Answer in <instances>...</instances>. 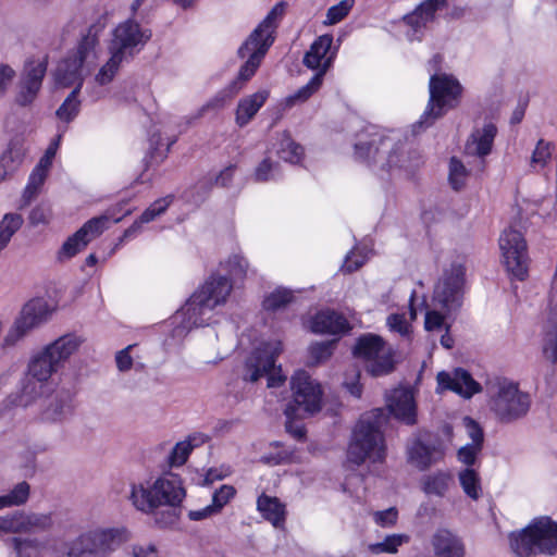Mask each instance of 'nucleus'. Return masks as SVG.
Segmentation results:
<instances>
[{"label": "nucleus", "instance_id": "f257e3e1", "mask_svg": "<svg viewBox=\"0 0 557 557\" xmlns=\"http://www.w3.org/2000/svg\"><path fill=\"white\" fill-rule=\"evenodd\" d=\"M355 157L382 180L409 177L422 163L418 153H405L403 146L374 125L367 126L358 134Z\"/></svg>", "mask_w": 557, "mask_h": 557}, {"label": "nucleus", "instance_id": "f03ea898", "mask_svg": "<svg viewBox=\"0 0 557 557\" xmlns=\"http://www.w3.org/2000/svg\"><path fill=\"white\" fill-rule=\"evenodd\" d=\"M232 283L222 275L211 276L174 315V333L182 336L194 327L215 322L216 309L226 302Z\"/></svg>", "mask_w": 557, "mask_h": 557}, {"label": "nucleus", "instance_id": "7ed1b4c3", "mask_svg": "<svg viewBox=\"0 0 557 557\" xmlns=\"http://www.w3.org/2000/svg\"><path fill=\"white\" fill-rule=\"evenodd\" d=\"M465 268L460 262H453L444 269L435 284L432 309L425 311L424 327L428 332L449 331V318L461 305Z\"/></svg>", "mask_w": 557, "mask_h": 557}, {"label": "nucleus", "instance_id": "20e7f679", "mask_svg": "<svg viewBox=\"0 0 557 557\" xmlns=\"http://www.w3.org/2000/svg\"><path fill=\"white\" fill-rule=\"evenodd\" d=\"M186 497L182 478L171 471L151 483H133L128 499L143 513H153L160 507L177 509Z\"/></svg>", "mask_w": 557, "mask_h": 557}, {"label": "nucleus", "instance_id": "39448f33", "mask_svg": "<svg viewBox=\"0 0 557 557\" xmlns=\"http://www.w3.org/2000/svg\"><path fill=\"white\" fill-rule=\"evenodd\" d=\"M385 413L375 408L362 414L357 422L347 449V461L359 466L366 460L372 463L383 462L386 457V446L382 433Z\"/></svg>", "mask_w": 557, "mask_h": 557}, {"label": "nucleus", "instance_id": "423d86ee", "mask_svg": "<svg viewBox=\"0 0 557 557\" xmlns=\"http://www.w3.org/2000/svg\"><path fill=\"white\" fill-rule=\"evenodd\" d=\"M104 23L90 26L75 50L62 59L53 73L55 84L61 87L75 86L81 90L84 77L90 73L98 60L99 35Z\"/></svg>", "mask_w": 557, "mask_h": 557}, {"label": "nucleus", "instance_id": "0eeeda50", "mask_svg": "<svg viewBox=\"0 0 557 557\" xmlns=\"http://www.w3.org/2000/svg\"><path fill=\"white\" fill-rule=\"evenodd\" d=\"M150 37V30L141 27L133 20L120 23L113 30V37L109 46L110 58L95 75V83L100 86L111 83L121 63L140 51Z\"/></svg>", "mask_w": 557, "mask_h": 557}, {"label": "nucleus", "instance_id": "6e6552de", "mask_svg": "<svg viewBox=\"0 0 557 557\" xmlns=\"http://www.w3.org/2000/svg\"><path fill=\"white\" fill-rule=\"evenodd\" d=\"M284 10L283 3L274 5L264 20L239 47L238 55L242 59H246L238 73V79L243 83L249 81L255 75L262 59L272 46L274 32L284 14Z\"/></svg>", "mask_w": 557, "mask_h": 557}, {"label": "nucleus", "instance_id": "1a4fd4ad", "mask_svg": "<svg viewBox=\"0 0 557 557\" xmlns=\"http://www.w3.org/2000/svg\"><path fill=\"white\" fill-rule=\"evenodd\" d=\"M509 545L519 557L552 556L557 553V522L549 517L534 518L525 528L510 532Z\"/></svg>", "mask_w": 557, "mask_h": 557}, {"label": "nucleus", "instance_id": "9d476101", "mask_svg": "<svg viewBox=\"0 0 557 557\" xmlns=\"http://www.w3.org/2000/svg\"><path fill=\"white\" fill-rule=\"evenodd\" d=\"M462 86L459 81L450 74L438 73L430 77V99L420 120L413 125L424 128L431 126L437 119L456 108L461 99Z\"/></svg>", "mask_w": 557, "mask_h": 557}, {"label": "nucleus", "instance_id": "9b49d317", "mask_svg": "<svg viewBox=\"0 0 557 557\" xmlns=\"http://www.w3.org/2000/svg\"><path fill=\"white\" fill-rule=\"evenodd\" d=\"M131 535L123 525L89 530L69 544L67 557H107L128 542Z\"/></svg>", "mask_w": 557, "mask_h": 557}, {"label": "nucleus", "instance_id": "f8f14e48", "mask_svg": "<svg viewBox=\"0 0 557 557\" xmlns=\"http://www.w3.org/2000/svg\"><path fill=\"white\" fill-rule=\"evenodd\" d=\"M490 389L488 407L498 421L511 423L529 412L531 397L519 388L518 383L505 377H497L491 382Z\"/></svg>", "mask_w": 557, "mask_h": 557}, {"label": "nucleus", "instance_id": "ddd939ff", "mask_svg": "<svg viewBox=\"0 0 557 557\" xmlns=\"http://www.w3.org/2000/svg\"><path fill=\"white\" fill-rule=\"evenodd\" d=\"M60 369L61 367L45 346L35 352L28 361V377L22 385L16 405L25 408L32 406L36 396L48 391V381Z\"/></svg>", "mask_w": 557, "mask_h": 557}, {"label": "nucleus", "instance_id": "4468645a", "mask_svg": "<svg viewBox=\"0 0 557 557\" xmlns=\"http://www.w3.org/2000/svg\"><path fill=\"white\" fill-rule=\"evenodd\" d=\"M281 351L282 344L278 341L265 343L255 349L245 362L243 379L248 382H256L260 377L267 376L269 387L281 386L286 379L281 373V369L275 368V358Z\"/></svg>", "mask_w": 557, "mask_h": 557}, {"label": "nucleus", "instance_id": "2eb2a0df", "mask_svg": "<svg viewBox=\"0 0 557 557\" xmlns=\"http://www.w3.org/2000/svg\"><path fill=\"white\" fill-rule=\"evenodd\" d=\"M500 261L506 271L516 280L523 281L529 273L530 257L523 234L509 226L499 236Z\"/></svg>", "mask_w": 557, "mask_h": 557}, {"label": "nucleus", "instance_id": "dca6fc26", "mask_svg": "<svg viewBox=\"0 0 557 557\" xmlns=\"http://www.w3.org/2000/svg\"><path fill=\"white\" fill-rule=\"evenodd\" d=\"M354 354L367 362V370L373 376L387 374L394 369V349L379 335L360 336Z\"/></svg>", "mask_w": 557, "mask_h": 557}, {"label": "nucleus", "instance_id": "f3484780", "mask_svg": "<svg viewBox=\"0 0 557 557\" xmlns=\"http://www.w3.org/2000/svg\"><path fill=\"white\" fill-rule=\"evenodd\" d=\"M53 311L54 308L44 298L29 300L7 332L2 346L4 348L15 346L32 330L47 322Z\"/></svg>", "mask_w": 557, "mask_h": 557}, {"label": "nucleus", "instance_id": "a211bd4d", "mask_svg": "<svg viewBox=\"0 0 557 557\" xmlns=\"http://www.w3.org/2000/svg\"><path fill=\"white\" fill-rule=\"evenodd\" d=\"M290 388L293 401L288 406H294L296 411L308 416L321 410L323 394L321 385L306 371L299 370L294 373L290 379Z\"/></svg>", "mask_w": 557, "mask_h": 557}, {"label": "nucleus", "instance_id": "6ab92c4d", "mask_svg": "<svg viewBox=\"0 0 557 557\" xmlns=\"http://www.w3.org/2000/svg\"><path fill=\"white\" fill-rule=\"evenodd\" d=\"M122 216L113 218L109 214L88 220L78 231L70 236L61 246L58 259L69 260L81 252L92 239L100 236L109 227L110 222L117 223Z\"/></svg>", "mask_w": 557, "mask_h": 557}, {"label": "nucleus", "instance_id": "aec40b11", "mask_svg": "<svg viewBox=\"0 0 557 557\" xmlns=\"http://www.w3.org/2000/svg\"><path fill=\"white\" fill-rule=\"evenodd\" d=\"M47 66V57L30 60L25 64L15 94V102L18 106L27 107L36 100L41 89Z\"/></svg>", "mask_w": 557, "mask_h": 557}, {"label": "nucleus", "instance_id": "412c9836", "mask_svg": "<svg viewBox=\"0 0 557 557\" xmlns=\"http://www.w3.org/2000/svg\"><path fill=\"white\" fill-rule=\"evenodd\" d=\"M36 396L33 404L38 405V419L47 423H63L74 413L72 396L65 391Z\"/></svg>", "mask_w": 557, "mask_h": 557}, {"label": "nucleus", "instance_id": "4be33fe9", "mask_svg": "<svg viewBox=\"0 0 557 557\" xmlns=\"http://www.w3.org/2000/svg\"><path fill=\"white\" fill-rule=\"evenodd\" d=\"M337 51L338 46H334L333 36L329 34L321 35L306 52L304 64L315 71V74H321V77H324L325 73L332 67Z\"/></svg>", "mask_w": 557, "mask_h": 557}, {"label": "nucleus", "instance_id": "5701e85b", "mask_svg": "<svg viewBox=\"0 0 557 557\" xmlns=\"http://www.w3.org/2000/svg\"><path fill=\"white\" fill-rule=\"evenodd\" d=\"M447 448V445L440 441L425 444L417 438L407 445V460L410 465L423 471L441 461Z\"/></svg>", "mask_w": 557, "mask_h": 557}, {"label": "nucleus", "instance_id": "b1692460", "mask_svg": "<svg viewBox=\"0 0 557 557\" xmlns=\"http://www.w3.org/2000/svg\"><path fill=\"white\" fill-rule=\"evenodd\" d=\"M446 0H426L412 13L404 17L409 40H420L428 23L433 21L435 12L445 4Z\"/></svg>", "mask_w": 557, "mask_h": 557}, {"label": "nucleus", "instance_id": "393cba45", "mask_svg": "<svg viewBox=\"0 0 557 557\" xmlns=\"http://www.w3.org/2000/svg\"><path fill=\"white\" fill-rule=\"evenodd\" d=\"M387 408L395 419L412 425L417 422V405L411 389L395 388L387 396Z\"/></svg>", "mask_w": 557, "mask_h": 557}, {"label": "nucleus", "instance_id": "a878e982", "mask_svg": "<svg viewBox=\"0 0 557 557\" xmlns=\"http://www.w3.org/2000/svg\"><path fill=\"white\" fill-rule=\"evenodd\" d=\"M437 391H453L465 398H470L481 391V386L462 369L454 372L442 371L436 376Z\"/></svg>", "mask_w": 557, "mask_h": 557}, {"label": "nucleus", "instance_id": "bb28decb", "mask_svg": "<svg viewBox=\"0 0 557 557\" xmlns=\"http://www.w3.org/2000/svg\"><path fill=\"white\" fill-rule=\"evenodd\" d=\"M86 343V337L77 332L65 333L49 344L45 345L49 354L63 368Z\"/></svg>", "mask_w": 557, "mask_h": 557}, {"label": "nucleus", "instance_id": "cd10ccee", "mask_svg": "<svg viewBox=\"0 0 557 557\" xmlns=\"http://www.w3.org/2000/svg\"><path fill=\"white\" fill-rule=\"evenodd\" d=\"M270 97V90L267 88L243 97L236 107L235 123L239 127L248 125L264 106Z\"/></svg>", "mask_w": 557, "mask_h": 557}, {"label": "nucleus", "instance_id": "c85d7f7f", "mask_svg": "<svg viewBox=\"0 0 557 557\" xmlns=\"http://www.w3.org/2000/svg\"><path fill=\"white\" fill-rule=\"evenodd\" d=\"M257 510L273 528L284 530L286 524V505L280 498L262 493L257 498Z\"/></svg>", "mask_w": 557, "mask_h": 557}, {"label": "nucleus", "instance_id": "c756f323", "mask_svg": "<svg viewBox=\"0 0 557 557\" xmlns=\"http://www.w3.org/2000/svg\"><path fill=\"white\" fill-rule=\"evenodd\" d=\"M26 149L21 140H12L0 157V184L12 178L22 166Z\"/></svg>", "mask_w": 557, "mask_h": 557}, {"label": "nucleus", "instance_id": "7c9ffc66", "mask_svg": "<svg viewBox=\"0 0 557 557\" xmlns=\"http://www.w3.org/2000/svg\"><path fill=\"white\" fill-rule=\"evenodd\" d=\"M310 329L318 334H341L348 331L347 320L333 310L318 312L310 322Z\"/></svg>", "mask_w": 557, "mask_h": 557}, {"label": "nucleus", "instance_id": "2f4dec72", "mask_svg": "<svg viewBox=\"0 0 557 557\" xmlns=\"http://www.w3.org/2000/svg\"><path fill=\"white\" fill-rule=\"evenodd\" d=\"M497 128L493 123H486L481 128H476L470 135L466 151L469 154L483 158L491 153Z\"/></svg>", "mask_w": 557, "mask_h": 557}, {"label": "nucleus", "instance_id": "473e14b6", "mask_svg": "<svg viewBox=\"0 0 557 557\" xmlns=\"http://www.w3.org/2000/svg\"><path fill=\"white\" fill-rule=\"evenodd\" d=\"M436 557H463L465 546L460 539L446 529L437 530L432 536Z\"/></svg>", "mask_w": 557, "mask_h": 557}, {"label": "nucleus", "instance_id": "72a5a7b5", "mask_svg": "<svg viewBox=\"0 0 557 557\" xmlns=\"http://www.w3.org/2000/svg\"><path fill=\"white\" fill-rule=\"evenodd\" d=\"M454 476L450 471L436 470L422 476L421 490L428 496L445 497L454 486Z\"/></svg>", "mask_w": 557, "mask_h": 557}, {"label": "nucleus", "instance_id": "f704fd0d", "mask_svg": "<svg viewBox=\"0 0 557 557\" xmlns=\"http://www.w3.org/2000/svg\"><path fill=\"white\" fill-rule=\"evenodd\" d=\"M542 350L547 360L557 362V301L552 304L544 324Z\"/></svg>", "mask_w": 557, "mask_h": 557}, {"label": "nucleus", "instance_id": "c9c22d12", "mask_svg": "<svg viewBox=\"0 0 557 557\" xmlns=\"http://www.w3.org/2000/svg\"><path fill=\"white\" fill-rule=\"evenodd\" d=\"M173 201L172 196L160 198L152 202L141 215L124 232V238H131L141 232L144 224L154 221L162 215Z\"/></svg>", "mask_w": 557, "mask_h": 557}, {"label": "nucleus", "instance_id": "e433bc0d", "mask_svg": "<svg viewBox=\"0 0 557 557\" xmlns=\"http://www.w3.org/2000/svg\"><path fill=\"white\" fill-rule=\"evenodd\" d=\"M272 149L283 161L292 164H298L304 158V148L293 140L288 132L276 135Z\"/></svg>", "mask_w": 557, "mask_h": 557}, {"label": "nucleus", "instance_id": "4c0bfd02", "mask_svg": "<svg viewBox=\"0 0 557 557\" xmlns=\"http://www.w3.org/2000/svg\"><path fill=\"white\" fill-rule=\"evenodd\" d=\"M416 292L412 290L409 298V317L406 313H392L386 319V325L393 333L401 337L409 338L411 334L410 322L417 318V308L414 305Z\"/></svg>", "mask_w": 557, "mask_h": 557}, {"label": "nucleus", "instance_id": "58836bf2", "mask_svg": "<svg viewBox=\"0 0 557 557\" xmlns=\"http://www.w3.org/2000/svg\"><path fill=\"white\" fill-rule=\"evenodd\" d=\"M323 82L321 74H314L313 77L294 94L287 96L281 102L283 110L290 109L292 107L307 101L314 92H317Z\"/></svg>", "mask_w": 557, "mask_h": 557}, {"label": "nucleus", "instance_id": "ea45409f", "mask_svg": "<svg viewBox=\"0 0 557 557\" xmlns=\"http://www.w3.org/2000/svg\"><path fill=\"white\" fill-rule=\"evenodd\" d=\"M24 223L23 215L17 212H8L0 220V252L9 245L14 234Z\"/></svg>", "mask_w": 557, "mask_h": 557}, {"label": "nucleus", "instance_id": "a19ab883", "mask_svg": "<svg viewBox=\"0 0 557 557\" xmlns=\"http://www.w3.org/2000/svg\"><path fill=\"white\" fill-rule=\"evenodd\" d=\"M458 480L465 494L472 500H478L482 495L481 479L472 468H466L458 473Z\"/></svg>", "mask_w": 557, "mask_h": 557}, {"label": "nucleus", "instance_id": "79ce46f5", "mask_svg": "<svg viewBox=\"0 0 557 557\" xmlns=\"http://www.w3.org/2000/svg\"><path fill=\"white\" fill-rule=\"evenodd\" d=\"M20 533L46 530L52 525L50 515L18 512Z\"/></svg>", "mask_w": 557, "mask_h": 557}, {"label": "nucleus", "instance_id": "37998d69", "mask_svg": "<svg viewBox=\"0 0 557 557\" xmlns=\"http://www.w3.org/2000/svg\"><path fill=\"white\" fill-rule=\"evenodd\" d=\"M202 442L199 437H189L186 441L178 442L169 455L168 462L170 467H180L184 465L193 449Z\"/></svg>", "mask_w": 557, "mask_h": 557}, {"label": "nucleus", "instance_id": "c03bdc74", "mask_svg": "<svg viewBox=\"0 0 557 557\" xmlns=\"http://www.w3.org/2000/svg\"><path fill=\"white\" fill-rule=\"evenodd\" d=\"M409 541L410 536L407 534H391L382 542L370 544L368 549L375 555L395 554L401 545L407 544Z\"/></svg>", "mask_w": 557, "mask_h": 557}, {"label": "nucleus", "instance_id": "a18cd8bd", "mask_svg": "<svg viewBox=\"0 0 557 557\" xmlns=\"http://www.w3.org/2000/svg\"><path fill=\"white\" fill-rule=\"evenodd\" d=\"M29 490L28 483L20 482L7 494L0 495V510L25 504L29 497Z\"/></svg>", "mask_w": 557, "mask_h": 557}, {"label": "nucleus", "instance_id": "49530a36", "mask_svg": "<svg viewBox=\"0 0 557 557\" xmlns=\"http://www.w3.org/2000/svg\"><path fill=\"white\" fill-rule=\"evenodd\" d=\"M81 90L78 88H74L70 95L65 98L62 104L55 112L57 117L64 123L72 122L81 109V101L78 99V94Z\"/></svg>", "mask_w": 557, "mask_h": 557}, {"label": "nucleus", "instance_id": "de8ad7c7", "mask_svg": "<svg viewBox=\"0 0 557 557\" xmlns=\"http://www.w3.org/2000/svg\"><path fill=\"white\" fill-rule=\"evenodd\" d=\"M281 176V166L277 162L273 161L270 157H265L256 166L252 180L258 183L275 181Z\"/></svg>", "mask_w": 557, "mask_h": 557}, {"label": "nucleus", "instance_id": "09e8293b", "mask_svg": "<svg viewBox=\"0 0 557 557\" xmlns=\"http://www.w3.org/2000/svg\"><path fill=\"white\" fill-rule=\"evenodd\" d=\"M242 85L238 82H234L227 89L219 91L212 97L206 104H203L199 111L198 116L202 115L208 110H220L226 102L242 89Z\"/></svg>", "mask_w": 557, "mask_h": 557}, {"label": "nucleus", "instance_id": "8fccbe9b", "mask_svg": "<svg viewBox=\"0 0 557 557\" xmlns=\"http://www.w3.org/2000/svg\"><path fill=\"white\" fill-rule=\"evenodd\" d=\"M47 176L48 175L46 173L39 172L35 169L32 171L27 185L22 195L23 207L27 206L38 195Z\"/></svg>", "mask_w": 557, "mask_h": 557}, {"label": "nucleus", "instance_id": "3c124183", "mask_svg": "<svg viewBox=\"0 0 557 557\" xmlns=\"http://www.w3.org/2000/svg\"><path fill=\"white\" fill-rule=\"evenodd\" d=\"M369 257V250L366 247L356 246L345 258L342 271L351 273L362 267Z\"/></svg>", "mask_w": 557, "mask_h": 557}, {"label": "nucleus", "instance_id": "603ef678", "mask_svg": "<svg viewBox=\"0 0 557 557\" xmlns=\"http://www.w3.org/2000/svg\"><path fill=\"white\" fill-rule=\"evenodd\" d=\"M136 345H128L125 348L119 350L115 354V363L116 368L120 372H127L133 368H143L144 364L139 361H136L134 356V350Z\"/></svg>", "mask_w": 557, "mask_h": 557}, {"label": "nucleus", "instance_id": "864d4df0", "mask_svg": "<svg viewBox=\"0 0 557 557\" xmlns=\"http://www.w3.org/2000/svg\"><path fill=\"white\" fill-rule=\"evenodd\" d=\"M552 157V144L540 139L531 156V166L535 170L543 169Z\"/></svg>", "mask_w": 557, "mask_h": 557}, {"label": "nucleus", "instance_id": "5fc2aeb1", "mask_svg": "<svg viewBox=\"0 0 557 557\" xmlns=\"http://www.w3.org/2000/svg\"><path fill=\"white\" fill-rule=\"evenodd\" d=\"M285 414L287 418V421H286L287 431L297 440L304 438L306 435L305 426H304V424L299 423L296 420L302 419L307 414L296 411L294 406H287L285 409Z\"/></svg>", "mask_w": 557, "mask_h": 557}, {"label": "nucleus", "instance_id": "6e6d98bb", "mask_svg": "<svg viewBox=\"0 0 557 557\" xmlns=\"http://www.w3.org/2000/svg\"><path fill=\"white\" fill-rule=\"evenodd\" d=\"M293 299L290 290L285 288H277L269 294L263 300V307L265 310H278Z\"/></svg>", "mask_w": 557, "mask_h": 557}, {"label": "nucleus", "instance_id": "4d7b16f0", "mask_svg": "<svg viewBox=\"0 0 557 557\" xmlns=\"http://www.w3.org/2000/svg\"><path fill=\"white\" fill-rule=\"evenodd\" d=\"M468 177L466 166L457 158H451L449 161V183L456 190L465 186Z\"/></svg>", "mask_w": 557, "mask_h": 557}, {"label": "nucleus", "instance_id": "13d9d810", "mask_svg": "<svg viewBox=\"0 0 557 557\" xmlns=\"http://www.w3.org/2000/svg\"><path fill=\"white\" fill-rule=\"evenodd\" d=\"M355 4V0H342L335 5H332L326 13L325 24L334 25L345 18Z\"/></svg>", "mask_w": 557, "mask_h": 557}, {"label": "nucleus", "instance_id": "bf43d9fd", "mask_svg": "<svg viewBox=\"0 0 557 557\" xmlns=\"http://www.w3.org/2000/svg\"><path fill=\"white\" fill-rule=\"evenodd\" d=\"M225 269L233 278H243L248 272L249 263L245 257L235 253L225 262Z\"/></svg>", "mask_w": 557, "mask_h": 557}, {"label": "nucleus", "instance_id": "052dcab7", "mask_svg": "<svg viewBox=\"0 0 557 557\" xmlns=\"http://www.w3.org/2000/svg\"><path fill=\"white\" fill-rule=\"evenodd\" d=\"M236 490L232 485H222L212 495V507L219 513L235 496Z\"/></svg>", "mask_w": 557, "mask_h": 557}, {"label": "nucleus", "instance_id": "680f3d73", "mask_svg": "<svg viewBox=\"0 0 557 557\" xmlns=\"http://www.w3.org/2000/svg\"><path fill=\"white\" fill-rule=\"evenodd\" d=\"M334 341L314 343L310 346V357L315 362H322L331 357L334 349Z\"/></svg>", "mask_w": 557, "mask_h": 557}, {"label": "nucleus", "instance_id": "e2e57ef3", "mask_svg": "<svg viewBox=\"0 0 557 557\" xmlns=\"http://www.w3.org/2000/svg\"><path fill=\"white\" fill-rule=\"evenodd\" d=\"M462 425L467 432V435L471 440L472 445H476L483 447V441H484V434L482 428L479 425L478 422H475L470 417H465L462 419Z\"/></svg>", "mask_w": 557, "mask_h": 557}, {"label": "nucleus", "instance_id": "0e129e2a", "mask_svg": "<svg viewBox=\"0 0 557 557\" xmlns=\"http://www.w3.org/2000/svg\"><path fill=\"white\" fill-rule=\"evenodd\" d=\"M481 450H482V447L478 446V444L476 445L466 444L458 449L457 458L461 463L466 465L467 468H470L471 466H473L475 463L476 458H478L479 454L481 453Z\"/></svg>", "mask_w": 557, "mask_h": 557}, {"label": "nucleus", "instance_id": "69168bd1", "mask_svg": "<svg viewBox=\"0 0 557 557\" xmlns=\"http://www.w3.org/2000/svg\"><path fill=\"white\" fill-rule=\"evenodd\" d=\"M129 557H159V549L152 542L137 543L128 547Z\"/></svg>", "mask_w": 557, "mask_h": 557}, {"label": "nucleus", "instance_id": "338daca9", "mask_svg": "<svg viewBox=\"0 0 557 557\" xmlns=\"http://www.w3.org/2000/svg\"><path fill=\"white\" fill-rule=\"evenodd\" d=\"M398 510L395 507L373 512L374 522L382 528H389L396 524Z\"/></svg>", "mask_w": 557, "mask_h": 557}, {"label": "nucleus", "instance_id": "774afa93", "mask_svg": "<svg viewBox=\"0 0 557 557\" xmlns=\"http://www.w3.org/2000/svg\"><path fill=\"white\" fill-rule=\"evenodd\" d=\"M236 173V165L230 164L221 170L216 175L209 178V184L220 186V187H228L233 182L234 175Z\"/></svg>", "mask_w": 557, "mask_h": 557}]
</instances>
